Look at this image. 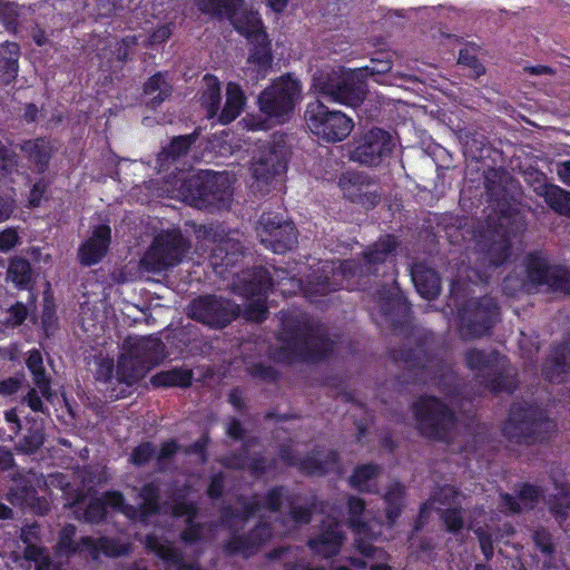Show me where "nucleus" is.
Masks as SVG:
<instances>
[{
    "instance_id": "0e129e2a",
    "label": "nucleus",
    "mask_w": 570,
    "mask_h": 570,
    "mask_svg": "<svg viewBox=\"0 0 570 570\" xmlns=\"http://www.w3.org/2000/svg\"><path fill=\"white\" fill-rule=\"evenodd\" d=\"M287 488L285 485H274L264 495L262 508L269 510L271 512H279L283 500H286Z\"/></svg>"
},
{
    "instance_id": "cd10ccee",
    "label": "nucleus",
    "mask_w": 570,
    "mask_h": 570,
    "mask_svg": "<svg viewBox=\"0 0 570 570\" xmlns=\"http://www.w3.org/2000/svg\"><path fill=\"white\" fill-rule=\"evenodd\" d=\"M411 279L421 297L432 301L441 293V276L439 272L425 262H416L411 265Z\"/></svg>"
},
{
    "instance_id": "603ef678",
    "label": "nucleus",
    "mask_w": 570,
    "mask_h": 570,
    "mask_svg": "<svg viewBox=\"0 0 570 570\" xmlns=\"http://www.w3.org/2000/svg\"><path fill=\"white\" fill-rule=\"evenodd\" d=\"M262 509L261 502L257 500L246 501L242 504L240 509H234L226 505L220 510V518L223 523L228 524L232 520L242 522L248 521Z\"/></svg>"
},
{
    "instance_id": "39448f33",
    "label": "nucleus",
    "mask_w": 570,
    "mask_h": 570,
    "mask_svg": "<svg viewBox=\"0 0 570 570\" xmlns=\"http://www.w3.org/2000/svg\"><path fill=\"white\" fill-rule=\"evenodd\" d=\"M178 191L188 205L209 210L228 207L233 196L228 175L212 170H198L186 177Z\"/></svg>"
},
{
    "instance_id": "9d476101",
    "label": "nucleus",
    "mask_w": 570,
    "mask_h": 570,
    "mask_svg": "<svg viewBox=\"0 0 570 570\" xmlns=\"http://www.w3.org/2000/svg\"><path fill=\"white\" fill-rule=\"evenodd\" d=\"M190 248V243L178 228L166 229L155 236L141 258V266L153 273H160L179 265Z\"/></svg>"
},
{
    "instance_id": "c756f323",
    "label": "nucleus",
    "mask_w": 570,
    "mask_h": 570,
    "mask_svg": "<svg viewBox=\"0 0 570 570\" xmlns=\"http://www.w3.org/2000/svg\"><path fill=\"white\" fill-rule=\"evenodd\" d=\"M20 45L16 41L0 43V86L7 87L16 82L19 75Z\"/></svg>"
},
{
    "instance_id": "6e6552de",
    "label": "nucleus",
    "mask_w": 570,
    "mask_h": 570,
    "mask_svg": "<svg viewBox=\"0 0 570 570\" xmlns=\"http://www.w3.org/2000/svg\"><path fill=\"white\" fill-rule=\"evenodd\" d=\"M304 119L311 134L325 142L343 141L354 128L351 117L341 110L331 109L320 99L306 105Z\"/></svg>"
},
{
    "instance_id": "bf43d9fd",
    "label": "nucleus",
    "mask_w": 570,
    "mask_h": 570,
    "mask_svg": "<svg viewBox=\"0 0 570 570\" xmlns=\"http://www.w3.org/2000/svg\"><path fill=\"white\" fill-rule=\"evenodd\" d=\"M249 444L243 443L238 451H230L222 456L218 462L226 469L240 471L246 469L248 462Z\"/></svg>"
},
{
    "instance_id": "bb28decb",
    "label": "nucleus",
    "mask_w": 570,
    "mask_h": 570,
    "mask_svg": "<svg viewBox=\"0 0 570 570\" xmlns=\"http://www.w3.org/2000/svg\"><path fill=\"white\" fill-rule=\"evenodd\" d=\"M366 85L355 70L342 71L337 89L331 101L350 107L360 106L365 99Z\"/></svg>"
},
{
    "instance_id": "7ed1b4c3",
    "label": "nucleus",
    "mask_w": 570,
    "mask_h": 570,
    "mask_svg": "<svg viewBox=\"0 0 570 570\" xmlns=\"http://www.w3.org/2000/svg\"><path fill=\"white\" fill-rule=\"evenodd\" d=\"M361 276L362 266L353 259H345L338 264L325 262L305 279H299V288L306 299L318 303L332 293L357 289Z\"/></svg>"
},
{
    "instance_id": "58836bf2",
    "label": "nucleus",
    "mask_w": 570,
    "mask_h": 570,
    "mask_svg": "<svg viewBox=\"0 0 570 570\" xmlns=\"http://www.w3.org/2000/svg\"><path fill=\"white\" fill-rule=\"evenodd\" d=\"M249 55L247 62L255 66L259 73L265 75L273 63L272 42L267 33L248 42Z\"/></svg>"
},
{
    "instance_id": "e2e57ef3",
    "label": "nucleus",
    "mask_w": 570,
    "mask_h": 570,
    "mask_svg": "<svg viewBox=\"0 0 570 570\" xmlns=\"http://www.w3.org/2000/svg\"><path fill=\"white\" fill-rule=\"evenodd\" d=\"M276 466V460H268L263 452H256L252 458L248 459L246 464L250 475L258 479L265 475L267 472L274 470Z\"/></svg>"
},
{
    "instance_id": "7c9ffc66",
    "label": "nucleus",
    "mask_w": 570,
    "mask_h": 570,
    "mask_svg": "<svg viewBox=\"0 0 570 570\" xmlns=\"http://www.w3.org/2000/svg\"><path fill=\"white\" fill-rule=\"evenodd\" d=\"M318 455V449H313L311 453L306 454L304 458H299L296 466L297 470L307 476H323L340 462V454L336 450L327 451L323 459H320Z\"/></svg>"
},
{
    "instance_id": "f704fd0d",
    "label": "nucleus",
    "mask_w": 570,
    "mask_h": 570,
    "mask_svg": "<svg viewBox=\"0 0 570 570\" xmlns=\"http://www.w3.org/2000/svg\"><path fill=\"white\" fill-rule=\"evenodd\" d=\"M246 104V96L242 87L236 82H228L226 87V101L222 111L217 115L220 125H228L242 112Z\"/></svg>"
},
{
    "instance_id": "774afa93",
    "label": "nucleus",
    "mask_w": 570,
    "mask_h": 570,
    "mask_svg": "<svg viewBox=\"0 0 570 570\" xmlns=\"http://www.w3.org/2000/svg\"><path fill=\"white\" fill-rule=\"evenodd\" d=\"M550 513L560 522L568 519L570 512V497L568 493L556 495L549 500Z\"/></svg>"
},
{
    "instance_id": "c03bdc74",
    "label": "nucleus",
    "mask_w": 570,
    "mask_h": 570,
    "mask_svg": "<svg viewBox=\"0 0 570 570\" xmlns=\"http://www.w3.org/2000/svg\"><path fill=\"white\" fill-rule=\"evenodd\" d=\"M196 134L174 137L158 154V161L160 165L164 166L165 164L174 163L183 156H186L190 150L191 145L196 141Z\"/></svg>"
},
{
    "instance_id": "338daca9",
    "label": "nucleus",
    "mask_w": 570,
    "mask_h": 570,
    "mask_svg": "<svg viewBox=\"0 0 570 570\" xmlns=\"http://www.w3.org/2000/svg\"><path fill=\"white\" fill-rule=\"evenodd\" d=\"M107 515L108 511L105 508L101 498L91 499L83 511L85 521L90 524H99L104 522L107 519Z\"/></svg>"
},
{
    "instance_id": "4be33fe9",
    "label": "nucleus",
    "mask_w": 570,
    "mask_h": 570,
    "mask_svg": "<svg viewBox=\"0 0 570 570\" xmlns=\"http://www.w3.org/2000/svg\"><path fill=\"white\" fill-rule=\"evenodd\" d=\"M19 149L27 159L29 168L38 175H45L48 171L57 151L55 142L43 136L22 140L19 144Z\"/></svg>"
},
{
    "instance_id": "2eb2a0df",
    "label": "nucleus",
    "mask_w": 570,
    "mask_h": 570,
    "mask_svg": "<svg viewBox=\"0 0 570 570\" xmlns=\"http://www.w3.org/2000/svg\"><path fill=\"white\" fill-rule=\"evenodd\" d=\"M351 159L361 165L376 167L391 157L395 140L390 131L373 127L354 140Z\"/></svg>"
},
{
    "instance_id": "b1692460",
    "label": "nucleus",
    "mask_w": 570,
    "mask_h": 570,
    "mask_svg": "<svg viewBox=\"0 0 570 570\" xmlns=\"http://www.w3.org/2000/svg\"><path fill=\"white\" fill-rule=\"evenodd\" d=\"M7 279L19 291L28 292L27 303L35 305L37 302V275L31 263L22 256H13L9 259Z\"/></svg>"
},
{
    "instance_id": "1a4fd4ad",
    "label": "nucleus",
    "mask_w": 570,
    "mask_h": 570,
    "mask_svg": "<svg viewBox=\"0 0 570 570\" xmlns=\"http://www.w3.org/2000/svg\"><path fill=\"white\" fill-rule=\"evenodd\" d=\"M301 96V83L289 75L282 76L261 91L257 97L259 111L275 124L291 119Z\"/></svg>"
},
{
    "instance_id": "69168bd1",
    "label": "nucleus",
    "mask_w": 570,
    "mask_h": 570,
    "mask_svg": "<svg viewBox=\"0 0 570 570\" xmlns=\"http://www.w3.org/2000/svg\"><path fill=\"white\" fill-rule=\"evenodd\" d=\"M155 445L149 441H144L132 449L129 462L137 466H145L155 455Z\"/></svg>"
},
{
    "instance_id": "37998d69",
    "label": "nucleus",
    "mask_w": 570,
    "mask_h": 570,
    "mask_svg": "<svg viewBox=\"0 0 570 570\" xmlns=\"http://www.w3.org/2000/svg\"><path fill=\"white\" fill-rule=\"evenodd\" d=\"M405 487L400 482L389 485L383 500L385 503V518L389 525H394L404 509Z\"/></svg>"
},
{
    "instance_id": "09e8293b",
    "label": "nucleus",
    "mask_w": 570,
    "mask_h": 570,
    "mask_svg": "<svg viewBox=\"0 0 570 570\" xmlns=\"http://www.w3.org/2000/svg\"><path fill=\"white\" fill-rule=\"evenodd\" d=\"M366 509L365 501L356 495H350L347 499V523L356 534H365L370 530V525L363 520Z\"/></svg>"
},
{
    "instance_id": "5fc2aeb1",
    "label": "nucleus",
    "mask_w": 570,
    "mask_h": 570,
    "mask_svg": "<svg viewBox=\"0 0 570 570\" xmlns=\"http://www.w3.org/2000/svg\"><path fill=\"white\" fill-rule=\"evenodd\" d=\"M19 155L0 139V181L18 171Z\"/></svg>"
},
{
    "instance_id": "ddd939ff",
    "label": "nucleus",
    "mask_w": 570,
    "mask_h": 570,
    "mask_svg": "<svg viewBox=\"0 0 570 570\" xmlns=\"http://www.w3.org/2000/svg\"><path fill=\"white\" fill-rule=\"evenodd\" d=\"M523 264L529 284L534 287L547 286L550 293L570 295V268L549 264L541 250L529 252Z\"/></svg>"
},
{
    "instance_id": "423d86ee",
    "label": "nucleus",
    "mask_w": 570,
    "mask_h": 570,
    "mask_svg": "<svg viewBox=\"0 0 570 570\" xmlns=\"http://www.w3.org/2000/svg\"><path fill=\"white\" fill-rule=\"evenodd\" d=\"M411 412L415 430L422 438L446 444L451 442L458 417L440 397L422 394L411 404Z\"/></svg>"
},
{
    "instance_id": "a211bd4d",
    "label": "nucleus",
    "mask_w": 570,
    "mask_h": 570,
    "mask_svg": "<svg viewBox=\"0 0 570 570\" xmlns=\"http://www.w3.org/2000/svg\"><path fill=\"white\" fill-rule=\"evenodd\" d=\"M8 500L16 507L29 509L38 515H46L50 504L43 497H39L33 480L24 474H16L8 491Z\"/></svg>"
},
{
    "instance_id": "f8f14e48",
    "label": "nucleus",
    "mask_w": 570,
    "mask_h": 570,
    "mask_svg": "<svg viewBox=\"0 0 570 570\" xmlns=\"http://www.w3.org/2000/svg\"><path fill=\"white\" fill-rule=\"evenodd\" d=\"M240 313L238 304L214 294L200 295L187 306V316L214 330H222L235 321Z\"/></svg>"
},
{
    "instance_id": "49530a36",
    "label": "nucleus",
    "mask_w": 570,
    "mask_h": 570,
    "mask_svg": "<svg viewBox=\"0 0 570 570\" xmlns=\"http://www.w3.org/2000/svg\"><path fill=\"white\" fill-rule=\"evenodd\" d=\"M243 0H198V10L207 16L222 19H233Z\"/></svg>"
},
{
    "instance_id": "20e7f679",
    "label": "nucleus",
    "mask_w": 570,
    "mask_h": 570,
    "mask_svg": "<svg viewBox=\"0 0 570 570\" xmlns=\"http://www.w3.org/2000/svg\"><path fill=\"white\" fill-rule=\"evenodd\" d=\"M464 361L466 367L475 372L474 379L479 385L490 393L511 395L518 390V375L512 373L508 357L500 352L470 348L464 354Z\"/></svg>"
},
{
    "instance_id": "412c9836",
    "label": "nucleus",
    "mask_w": 570,
    "mask_h": 570,
    "mask_svg": "<svg viewBox=\"0 0 570 570\" xmlns=\"http://www.w3.org/2000/svg\"><path fill=\"white\" fill-rule=\"evenodd\" d=\"M382 316L396 330L410 321L411 303L400 288H382L377 292Z\"/></svg>"
},
{
    "instance_id": "ea45409f",
    "label": "nucleus",
    "mask_w": 570,
    "mask_h": 570,
    "mask_svg": "<svg viewBox=\"0 0 570 570\" xmlns=\"http://www.w3.org/2000/svg\"><path fill=\"white\" fill-rule=\"evenodd\" d=\"M150 383L154 387L187 389L193 384V371L181 367L160 371L150 377Z\"/></svg>"
},
{
    "instance_id": "79ce46f5",
    "label": "nucleus",
    "mask_w": 570,
    "mask_h": 570,
    "mask_svg": "<svg viewBox=\"0 0 570 570\" xmlns=\"http://www.w3.org/2000/svg\"><path fill=\"white\" fill-rule=\"evenodd\" d=\"M381 468L375 463L358 464L354 468L348 478V483L352 488L362 493H379L376 484L370 485L368 482L379 476Z\"/></svg>"
},
{
    "instance_id": "f3484780",
    "label": "nucleus",
    "mask_w": 570,
    "mask_h": 570,
    "mask_svg": "<svg viewBox=\"0 0 570 570\" xmlns=\"http://www.w3.org/2000/svg\"><path fill=\"white\" fill-rule=\"evenodd\" d=\"M338 186L346 199L373 209L381 202V194L370 176L361 173H345L338 179Z\"/></svg>"
},
{
    "instance_id": "3c124183",
    "label": "nucleus",
    "mask_w": 570,
    "mask_h": 570,
    "mask_svg": "<svg viewBox=\"0 0 570 570\" xmlns=\"http://www.w3.org/2000/svg\"><path fill=\"white\" fill-rule=\"evenodd\" d=\"M146 548L169 566H174L183 556V552L179 549L160 542L155 534L146 535Z\"/></svg>"
},
{
    "instance_id": "13d9d810",
    "label": "nucleus",
    "mask_w": 570,
    "mask_h": 570,
    "mask_svg": "<svg viewBox=\"0 0 570 570\" xmlns=\"http://www.w3.org/2000/svg\"><path fill=\"white\" fill-rule=\"evenodd\" d=\"M512 245L509 238L503 237L499 242L492 243L487 255L491 265L499 267L503 265L511 256Z\"/></svg>"
},
{
    "instance_id": "de8ad7c7",
    "label": "nucleus",
    "mask_w": 570,
    "mask_h": 570,
    "mask_svg": "<svg viewBox=\"0 0 570 570\" xmlns=\"http://www.w3.org/2000/svg\"><path fill=\"white\" fill-rule=\"evenodd\" d=\"M342 77V71L338 72L334 69L318 70L313 75L312 87L314 91L331 101L337 89L338 80Z\"/></svg>"
},
{
    "instance_id": "4c0bfd02",
    "label": "nucleus",
    "mask_w": 570,
    "mask_h": 570,
    "mask_svg": "<svg viewBox=\"0 0 570 570\" xmlns=\"http://www.w3.org/2000/svg\"><path fill=\"white\" fill-rule=\"evenodd\" d=\"M138 497L141 500L139 504L140 522H146L151 517L158 515L161 512V493L157 482L144 483L138 492Z\"/></svg>"
},
{
    "instance_id": "72a5a7b5",
    "label": "nucleus",
    "mask_w": 570,
    "mask_h": 570,
    "mask_svg": "<svg viewBox=\"0 0 570 570\" xmlns=\"http://www.w3.org/2000/svg\"><path fill=\"white\" fill-rule=\"evenodd\" d=\"M399 246L397 237L393 234L380 236L376 242L363 252V261L366 267L384 264Z\"/></svg>"
},
{
    "instance_id": "6ab92c4d",
    "label": "nucleus",
    "mask_w": 570,
    "mask_h": 570,
    "mask_svg": "<svg viewBox=\"0 0 570 570\" xmlns=\"http://www.w3.org/2000/svg\"><path fill=\"white\" fill-rule=\"evenodd\" d=\"M272 538V527L259 520L247 533H233L223 544V552L228 557L242 554L248 558L256 553Z\"/></svg>"
},
{
    "instance_id": "5701e85b",
    "label": "nucleus",
    "mask_w": 570,
    "mask_h": 570,
    "mask_svg": "<svg viewBox=\"0 0 570 570\" xmlns=\"http://www.w3.org/2000/svg\"><path fill=\"white\" fill-rule=\"evenodd\" d=\"M542 376L550 383H563L570 377V333L556 344L542 364Z\"/></svg>"
},
{
    "instance_id": "dca6fc26",
    "label": "nucleus",
    "mask_w": 570,
    "mask_h": 570,
    "mask_svg": "<svg viewBox=\"0 0 570 570\" xmlns=\"http://www.w3.org/2000/svg\"><path fill=\"white\" fill-rule=\"evenodd\" d=\"M261 225L258 229L261 243L275 254H285L297 245L298 232L294 223L283 220L277 215L263 214Z\"/></svg>"
},
{
    "instance_id": "052dcab7",
    "label": "nucleus",
    "mask_w": 570,
    "mask_h": 570,
    "mask_svg": "<svg viewBox=\"0 0 570 570\" xmlns=\"http://www.w3.org/2000/svg\"><path fill=\"white\" fill-rule=\"evenodd\" d=\"M532 541L542 556L550 560L554 558L556 544L553 542V537L548 529L543 527L535 529L532 533Z\"/></svg>"
},
{
    "instance_id": "2f4dec72",
    "label": "nucleus",
    "mask_w": 570,
    "mask_h": 570,
    "mask_svg": "<svg viewBox=\"0 0 570 570\" xmlns=\"http://www.w3.org/2000/svg\"><path fill=\"white\" fill-rule=\"evenodd\" d=\"M240 286L247 296H266L273 287V278L266 267L254 266L243 272Z\"/></svg>"
},
{
    "instance_id": "f257e3e1",
    "label": "nucleus",
    "mask_w": 570,
    "mask_h": 570,
    "mask_svg": "<svg viewBox=\"0 0 570 570\" xmlns=\"http://www.w3.org/2000/svg\"><path fill=\"white\" fill-rule=\"evenodd\" d=\"M277 340L281 344L272 351V357L285 365L316 364L328 360L335 350L326 331L304 314L285 315Z\"/></svg>"
},
{
    "instance_id": "4d7b16f0",
    "label": "nucleus",
    "mask_w": 570,
    "mask_h": 570,
    "mask_svg": "<svg viewBox=\"0 0 570 570\" xmlns=\"http://www.w3.org/2000/svg\"><path fill=\"white\" fill-rule=\"evenodd\" d=\"M517 497L525 507L533 508L544 495V489L530 482H521L517 485Z\"/></svg>"
},
{
    "instance_id": "864d4df0",
    "label": "nucleus",
    "mask_w": 570,
    "mask_h": 570,
    "mask_svg": "<svg viewBox=\"0 0 570 570\" xmlns=\"http://www.w3.org/2000/svg\"><path fill=\"white\" fill-rule=\"evenodd\" d=\"M208 77L210 82L207 83V88L202 95V104L207 111V117L214 118L218 115V110L220 108L222 89L216 77Z\"/></svg>"
},
{
    "instance_id": "680f3d73",
    "label": "nucleus",
    "mask_w": 570,
    "mask_h": 570,
    "mask_svg": "<svg viewBox=\"0 0 570 570\" xmlns=\"http://www.w3.org/2000/svg\"><path fill=\"white\" fill-rule=\"evenodd\" d=\"M246 372L253 379L265 383H276L281 377L278 370L272 365L264 364L263 362H255L247 365Z\"/></svg>"
},
{
    "instance_id": "473e14b6",
    "label": "nucleus",
    "mask_w": 570,
    "mask_h": 570,
    "mask_svg": "<svg viewBox=\"0 0 570 570\" xmlns=\"http://www.w3.org/2000/svg\"><path fill=\"white\" fill-rule=\"evenodd\" d=\"M149 371L148 365H144L141 361L134 358L130 353L119 356L116 367V381L131 387L137 384Z\"/></svg>"
},
{
    "instance_id": "8fccbe9b",
    "label": "nucleus",
    "mask_w": 570,
    "mask_h": 570,
    "mask_svg": "<svg viewBox=\"0 0 570 570\" xmlns=\"http://www.w3.org/2000/svg\"><path fill=\"white\" fill-rule=\"evenodd\" d=\"M296 495L287 494L286 503L289 505V518L295 524L306 525L313 520V515L317 509L318 500L313 495L305 505L295 504Z\"/></svg>"
},
{
    "instance_id": "aec40b11",
    "label": "nucleus",
    "mask_w": 570,
    "mask_h": 570,
    "mask_svg": "<svg viewBox=\"0 0 570 570\" xmlns=\"http://www.w3.org/2000/svg\"><path fill=\"white\" fill-rule=\"evenodd\" d=\"M245 256V247L240 240L226 236L215 243L210 250L209 264L220 277L225 274H234L233 268Z\"/></svg>"
},
{
    "instance_id": "a878e982",
    "label": "nucleus",
    "mask_w": 570,
    "mask_h": 570,
    "mask_svg": "<svg viewBox=\"0 0 570 570\" xmlns=\"http://www.w3.org/2000/svg\"><path fill=\"white\" fill-rule=\"evenodd\" d=\"M111 240V229L108 225H98L92 235L83 242L78 250L79 262L90 267L98 264L106 256Z\"/></svg>"
},
{
    "instance_id": "6e6d98bb",
    "label": "nucleus",
    "mask_w": 570,
    "mask_h": 570,
    "mask_svg": "<svg viewBox=\"0 0 570 570\" xmlns=\"http://www.w3.org/2000/svg\"><path fill=\"white\" fill-rule=\"evenodd\" d=\"M77 528L72 523L62 527L58 537V548L66 556H73L81 552V539L75 541Z\"/></svg>"
},
{
    "instance_id": "f03ea898",
    "label": "nucleus",
    "mask_w": 570,
    "mask_h": 570,
    "mask_svg": "<svg viewBox=\"0 0 570 570\" xmlns=\"http://www.w3.org/2000/svg\"><path fill=\"white\" fill-rule=\"evenodd\" d=\"M557 424L537 404L513 402L502 425L503 436L518 445H535L548 442Z\"/></svg>"
},
{
    "instance_id": "c9c22d12",
    "label": "nucleus",
    "mask_w": 570,
    "mask_h": 570,
    "mask_svg": "<svg viewBox=\"0 0 570 570\" xmlns=\"http://www.w3.org/2000/svg\"><path fill=\"white\" fill-rule=\"evenodd\" d=\"M547 205L558 215L570 218V191L554 184H542L537 189Z\"/></svg>"
},
{
    "instance_id": "a19ab883",
    "label": "nucleus",
    "mask_w": 570,
    "mask_h": 570,
    "mask_svg": "<svg viewBox=\"0 0 570 570\" xmlns=\"http://www.w3.org/2000/svg\"><path fill=\"white\" fill-rule=\"evenodd\" d=\"M27 424L26 433L19 440L17 450L24 454H35L46 441L43 422L31 417L27 419Z\"/></svg>"
},
{
    "instance_id": "e433bc0d",
    "label": "nucleus",
    "mask_w": 570,
    "mask_h": 570,
    "mask_svg": "<svg viewBox=\"0 0 570 570\" xmlns=\"http://www.w3.org/2000/svg\"><path fill=\"white\" fill-rule=\"evenodd\" d=\"M228 20L234 29L245 37L248 42L257 38H265V33H267L261 16L256 11L246 10L240 16L237 17L236 13L233 19Z\"/></svg>"
},
{
    "instance_id": "393cba45",
    "label": "nucleus",
    "mask_w": 570,
    "mask_h": 570,
    "mask_svg": "<svg viewBox=\"0 0 570 570\" xmlns=\"http://www.w3.org/2000/svg\"><path fill=\"white\" fill-rule=\"evenodd\" d=\"M344 539L341 524L332 521L324 525L317 535L309 538L306 544L314 554L330 559L340 553Z\"/></svg>"
},
{
    "instance_id": "9b49d317",
    "label": "nucleus",
    "mask_w": 570,
    "mask_h": 570,
    "mask_svg": "<svg viewBox=\"0 0 570 570\" xmlns=\"http://www.w3.org/2000/svg\"><path fill=\"white\" fill-rule=\"evenodd\" d=\"M391 358L403 365L405 373L403 374L402 383L412 385H424L432 376L430 368L434 363L439 364L435 355L432 353L431 347L424 338H416L413 346L403 345L399 348H393Z\"/></svg>"
},
{
    "instance_id": "c85d7f7f",
    "label": "nucleus",
    "mask_w": 570,
    "mask_h": 570,
    "mask_svg": "<svg viewBox=\"0 0 570 570\" xmlns=\"http://www.w3.org/2000/svg\"><path fill=\"white\" fill-rule=\"evenodd\" d=\"M126 344H128L127 352L134 358L141 361L144 365H148L149 370L160 364L165 358V344L158 337H137L132 341H126Z\"/></svg>"
},
{
    "instance_id": "0eeeda50",
    "label": "nucleus",
    "mask_w": 570,
    "mask_h": 570,
    "mask_svg": "<svg viewBox=\"0 0 570 570\" xmlns=\"http://www.w3.org/2000/svg\"><path fill=\"white\" fill-rule=\"evenodd\" d=\"M458 330L462 338L475 340L492 333L500 321V306L491 296L468 299L458 305Z\"/></svg>"
},
{
    "instance_id": "a18cd8bd",
    "label": "nucleus",
    "mask_w": 570,
    "mask_h": 570,
    "mask_svg": "<svg viewBox=\"0 0 570 570\" xmlns=\"http://www.w3.org/2000/svg\"><path fill=\"white\" fill-rule=\"evenodd\" d=\"M142 91L146 96H150L149 105L156 109L173 92V86L165 79L161 72H156L144 83Z\"/></svg>"
},
{
    "instance_id": "4468645a",
    "label": "nucleus",
    "mask_w": 570,
    "mask_h": 570,
    "mask_svg": "<svg viewBox=\"0 0 570 570\" xmlns=\"http://www.w3.org/2000/svg\"><path fill=\"white\" fill-rule=\"evenodd\" d=\"M289 149L283 136L258 147L252 159L253 177L258 183L271 184L287 170Z\"/></svg>"
}]
</instances>
